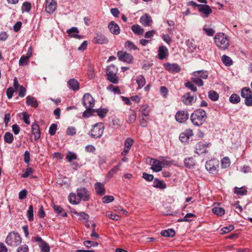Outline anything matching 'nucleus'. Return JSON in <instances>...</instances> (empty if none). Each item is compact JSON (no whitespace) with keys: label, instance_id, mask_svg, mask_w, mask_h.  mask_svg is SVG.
Masks as SVG:
<instances>
[{"label":"nucleus","instance_id":"8fccbe9b","mask_svg":"<svg viewBox=\"0 0 252 252\" xmlns=\"http://www.w3.org/2000/svg\"><path fill=\"white\" fill-rule=\"evenodd\" d=\"M15 90L18 91V95L20 97H23L25 96L26 89L23 86L19 87L18 88L16 89Z\"/></svg>","mask_w":252,"mask_h":252},{"label":"nucleus","instance_id":"3c124183","mask_svg":"<svg viewBox=\"0 0 252 252\" xmlns=\"http://www.w3.org/2000/svg\"><path fill=\"white\" fill-rule=\"evenodd\" d=\"M140 111L142 113V114L145 117H148L149 114V106L147 105H143Z\"/></svg>","mask_w":252,"mask_h":252},{"label":"nucleus","instance_id":"5fc2aeb1","mask_svg":"<svg viewBox=\"0 0 252 252\" xmlns=\"http://www.w3.org/2000/svg\"><path fill=\"white\" fill-rule=\"evenodd\" d=\"M184 163L186 167L191 168L193 166L194 163L192 158H186L184 160Z\"/></svg>","mask_w":252,"mask_h":252},{"label":"nucleus","instance_id":"393cba45","mask_svg":"<svg viewBox=\"0 0 252 252\" xmlns=\"http://www.w3.org/2000/svg\"><path fill=\"white\" fill-rule=\"evenodd\" d=\"M68 87L73 91L78 90L79 88V83L75 79H70L67 82Z\"/></svg>","mask_w":252,"mask_h":252},{"label":"nucleus","instance_id":"c85d7f7f","mask_svg":"<svg viewBox=\"0 0 252 252\" xmlns=\"http://www.w3.org/2000/svg\"><path fill=\"white\" fill-rule=\"evenodd\" d=\"M93 112L95 113L101 118H104L108 112V109L105 108H99L93 109Z\"/></svg>","mask_w":252,"mask_h":252},{"label":"nucleus","instance_id":"0eeeda50","mask_svg":"<svg viewBox=\"0 0 252 252\" xmlns=\"http://www.w3.org/2000/svg\"><path fill=\"white\" fill-rule=\"evenodd\" d=\"M182 101L186 105H192L197 100V96L194 93H185L182 97Z\"/></svg>","mask_w":252,"mask_h":252},{"label":"nucleus","instance_id":"473e14b6","mask_svg":"<svg viewBox=\"0 0 252 252\" xmlns=\"http://www.w3.org/2000/svg\"><path fill=\"white\" fill-rule=\"evenodd\" d=\"M53 207L56 213L60 215L61 216L65 217L67 216L66 213L60 206L54 205Z\"/></svg>","mask_w":252,"mask_h":252},{"label":"nucleus","instance_id":"c9c22d12","mask_svg":"<svg viewBox=\"0 0 252 252\" xmlns=\"http://www.w3.org/2000/svg\"><path fill=\"white\" fill-rule=\"evenodd\" d=\"M234 192L238 195H245L247 193V190L243 187L241 188L235 187Z\"/></svg>","mask_w":252,"mask_h":252},{"label":"nucleus","instance_id":"603ef678","mask_svg":"<svg viewBox=\"0 0 252 252\" xmlns=\"http://www.w3.org/2000/svg\"><path fill=\"white\" fill-rule=\"evenodd\" d=\"M77 158L76 155L71 152H68L66 156V159L69 162H71L72 160L76 159Z\"/></svg>","mask_w":252,"mask_h":252},{"label":"nucleus","instance_id":"09e8293b","mask_svg":"<svg viewBox=\"0 0 252 252\" xmlns=\"http://www.w3.org/2000/svg\"><path fill=\"white\" fill-rule=\"evenodd\" d=\"M191 80L192 82L199 87L202 86L204 84L202 79L198 76H194L193 77H192L191 78Z\"/></svg>","mask_w":252,"mask_h":252},{"label":"nucleus","instance_id":"1a4fd4ad","mask_svg":"<svg viewBox=\"0 0 252 252\" xmlns=\"http://www.w3.org/2000/svg\"><path fill=\"white\" fill-rule=\"evenodd\" d=\"M32 240L38 244V246L42 252H50V247L48 244L39 236H35L32 238Z\"/></svg>","mask_w":252,"mask_h":252},{"label":"nucleus","instance_id":"6e6552de","mask_svg":"<svg viewBox=\"0 0 252 252\" xmlns=\"http://www.w3.org/2000/svg\"><path fill=\"white\" fill-rule=\"evenodd\" d=\"M94 100L89 94H85L82 98V103L87 110H91L94 105Z\"/></svg>","mask_w":252,"mask_h":252},{"label":"nucleus","instance_id":"052dcab7","mask_svg":"<svg viewBox=\"0 0 252 252\" xmlns=\"http://www.w3.org/2000/svg\"><path fill=\"white\" fill-rule=\"evenodd\" d=\"M234 229V227L232 225H230L228 226L224 227L221 229V234H225L233 230Z\"/></svg>","mask_w":252,"mask_h":252},{"label":"nucleus","instance_id":"423d86ee","mask_svg":"<svg viewBox=\"0 0 252 252\" xmlns=\"http://www.w3.org/2000/svg\"><path fill=\"white\" fill-rule=\"evenodd\" d=\"M117 72L118 68L114 65L108 66L106 71L108 80L112 83L117 84L119 82Z\"/></svg>","mask_w":252,"mask_h":252},{"label":"nucleus","instance_id":"4468645a","mask_svg":"<svg viewBox=\"0 0 252 252\" xmlns=\"http://www.w3.org/2000/svg\"><path fill=\"white\" fill-rule=\"evenodd\" d=\"M189 114L187 111L180 110L178 111L175 115L176 120L180 123H182L186 122L189 118Z\"/></svg>","mask_w":252,"mask_h":252},{"label":"nucleus","instance_id":"dca6fc26","mask_svg":"<svg viewBox=\"0 0 252 252\" xmlns=\"http://www.w3.org/2000/svg\"><path fill=\"white\" fill-rule=\"evenodd\" d=\"M214 160H209L206 162L205 167L210 173L214 174L216 172L217 168L218 167L217 162L215 163Z\"/></svg>","mask_w":252,"mask_h":252},{"label":"nucleus","instance_id":"e433bc0d","mask_svg":"<svg viewBox=\"0 0 252 252\" xmlns=\"http://www.w3.org/2000/svg\"><path fill=\"white\" fill-rule=\"evenodd\" d=\"M241 94L242 97L246 98L252 95V92L250 88L245 87L241 90Z\"/></svg>","mask_w":252,"mask_h":252},{"label":"nucleus","instance_id":"4be33fe9","mask_svg":"<svg viewBox=\"0 0 252 252\" xmlns=\"http://www.w3.org/2000/svg\"><path fill=\"white\" fill-rule=\"evenodd\" d=\"M26 104L34 108H37L38 103L37 99L33 96L28 95L26 97Z\"/></svg>","mask_w":252,"mask_h":252},{"label":"nucleus","instance_id":"864d4df0","mask_svg":"<svg viewBox=\"0 0 252 252\" xmlns=\"http://www.w3.org/2000/svg\"><path fill=\"white\" fill-rule=\"evenodd\" d=\"M83 244L87 248L94 247L98 245L97 242L90 240L84 241Z\"/></svg>","mask_w":252,"mask_h":252},{"label":"nucleus","instance_id":"338daca9","mask_svg":"<svg viewBox=\"0 0 252 252\" xmlns=\"http://www.w3.org/2000/svg\"><path fill=\"white\" fill-rule=\"evenodd\" d=\"M156 32V31L154 30L148 31L145 33L144 36L147 39L151 38L155 34Z\"/></svg>","mask_w":252,"mask_h":252},{"label":"nucleus","instance_id":"aec40b11","mask_svg":"<svg viewBox=\"0 0 252 252\" xmlns=\"http://www.w3.org/2000/svg\"><path fill=\"white\" fill-rule=\"evenodd\" d=\"M168 55L167 48L164 46H160L158 50V57L160 60L166 58Z\"/></svg>","mask_w":252,"mask_h":252},{"label":"nucleus","instance_id":"ea45409f","mask_svg":"<svg viewBox=\"0 0 252 252\" xmlns=\"http://www.w3.org/2000/svg\"><path fill=\"white\" fill-rule=\"evenodd\" d=\"M208 97L212 101H215L219 99V94L214 91H210L208 92Z\"/></svg>","mask_w":252,"mask_h":252},{"label":"nucleus","instance_id":"bb28decb","mask_svg":"<svg viewBox=\"0 0 252 252\" xmlns=\"http://www.w3.org/2000/svg\"><path fill=\"white\" fill-rule=\"evenodd\" d=\"M153 187L160 189H164L166 188V185L163 181L155 178L153 182Z\"/></svg>","mask_w":252,"mask_h":252},{"label":"nucleus","instance_id":"bf43d9fd","mask_svg":"<svg viewBox=\"0 0 252 252\" xmlns=\"http://www.w3.org/2000/svg\"><path fill=\"white\" fill-rule=\"evenodd\" d=\"M57 125L55 124H52L50 127L49 130V133L51 135H54L57 131Z\"/></svg>","mask_w":252,"mask_h":252},{"label":"nucleus","instance_id":"37998d69","mask_svg":"<svg viewBox=\"0 0 252 252\" xmlns=\"http://www.w3.org/2000/svg\"><path fill=\"white\" fill-rule=\"evenodd\" d=\"M105 215L110 219L118 221L120 220V217L119 215L113 213L110 211H107Z\"/></svg>","mask_w":252,"mask_h":252},{"label":"nucleus","instance_id":"a878e982","mask_svg":"<svg viewBox=\"0 0 252 252\" xmlns=\"http://www.w3.org/2000/svg\"><path fill=\"white\" fill-rule=\"evenodd\" d=\"M67 32L71 37H74L79 39L82 38L81 36L78 34L79 32V30L76 27H72L70 29L67 30Z\"/></svg>","mask_w":252,"mask_h":252},{"label":"nucleus","instance_id":"13d9d810","mask_svg":"<svg viewBox=\"0 0 252 252\" xmlns=\"http://www.w3.org/2000/svg\"><path fill=\"white\" fill-rule=\"evenodd\" d=\"M76 133V129L73 126L68 127L66 129V134L69 136H73Z\"/></svg>","mask_w":252,"mask_h":252},{"label":"nucleus","instance_id":"79ce46f5","mask_svg":"<svg viewBox=\"0 0 252 252\" xmlns=\"http://www.w3.org/2000/svg\"><path fill=\"white\" fill-rule=\"evenodd\" d=\"M13 134L9 132H6L4 135V139L5 142L7 143H11L13 141Z\"/></svg>","mask_w":252,"mask_h":252},{"label":"nucleus","instance_id":"f257e3e1","mask_svg":"<svg viewBox=\"0 0 252 252\" xmlns=\"http://www.w3.org/2000/svg\"><path fill=\"white\" fill-rule=\"evenodd\" d=\"M90 199V194L87 189L81 187L76 189V193L71 192L68 196L69 202L74 205L78 204L81 200L87 201Z\"/></svg>","mask_w":252,"mask_h":252},{"label":"nucleus","instance_id":"e2e57ef3","mask_svg":"<svg viewBox=\"0 0 252 252\" xmlns=\"http://www.w3.org/2000/svg\"><path fill=\"white\" fill-rule=\"evenodd\" d=\"M142 177L147 181L151 182L154 180V176L152 174H149L147 173H143Z\"/></svg>","mask_w":252,"mask_h":252},{"label":"nucleus","instance_id":"5701e85b","mask_svg":"<svg viewBox=\"0 0 252 252\" xmlns=\"http://www.w3.org/2000/svg\"><path fill=\"white\" fill-rule=\"evenodd\" d=\"M153 161L151 169L154 172H158L162 170V167L159 160L151 159Z\"/></svg>","mask_w":252,"mask_h":252},{"label":"nucleus","instance_id":"9d476101","mask_svg":"<svg viewBox=\"0 0 252 252\" xmlns=\"http://www.w3.org/2000/svg\"><path fill=\"white\" fill-rule=\"evenodd\" d=\"M191 3L192 5L197 6L198 8L199 11L203 13L206 17H208L212 12L211 8L208 5L198 4L193 1H191Z\"/></svg>","mask_w":252,"mask_h":252},{"label":"nucleus","instance_id":"2eb2a0df","mask_svg":"<svg viewBox=\"0 0 252 252\" xmlns=\"http://www.w3.org/2000/svg\"><path fill=\"white\" fill-rule=\"evenodd\" d=\"M211 146L210 143H207L206 142L203 143L199 142L196 145V153L198 154H204L207 152V148Z\"/></svg>","mask_w":252,"mask_h":252},{"label":"nucleus","instance_id":"de8ad7c7","mask_svg":"<svg viewBox=\"0 0 252 252\" xmlns=\"http://www.w3.org/2000/svg\"><path fill=\"white\" fill-rule=\"evenodd\" d=\"M125 45V47L129 50H136L138 49L135 45L130 41H126Z\"/></svg>","mask_w":252,"mask_h":252},{"label":"nucleus","instance_id":"0e129e2a","mask_svg":"<svg viewBox=\"0 0 252 252\" xmlns=\"http://www.w3.org/2000/svg\"><path fill=\"white\" fill-rule=\"evenodd\" d=\"M134 141L130 138H127L125 141V147L126 148L130 149V147L133 145Z\"/></svg>","mask_w":252,"mask_h":252},{"label":"nucleus","instance_id":"c03bdc74","mask_svg":"<svg viewBox=\"0 0 252 252\" xmlns=\"http://www.w3.org/2000/svg\"><path fill=\"white\" fill-rule=\"evenodd\" d=\"M28 219L30 221L33 220V208L32 205H30L27 212Z\"/></svg>","mask_w":252,"mask_h":252},{"label":"nucleus","instance_id":"a211bd4d","mask_svg":"<svg viewBox=\"0 0 252 252\" xmlns=\"http://www.w3.org/2000/svg\"><path fill=\"white\" fill-rule=\"evenodd\" d=\"M193 135V132L191 129H187L184 132L180 134L179 136V139L182 142H187L189 139Z\"/></svg>","mask_w":252,"mask_h":252},{"label":"nucleus","instance_id":"f704fd0d","mask_svg":"<svg viewBox=\"0 0 252 252\" xmlns=\"http://www.w3.org/2000/svg\"><path fill=\"white\" fill-rule=\"evenodd\" d=\"M136 81L138 86V89H141L145 85V79L142 75L138 76L136 77Z\"/></svg>","mask_w":252,"mask_h":252},{"label":"nucleus","instance_id":"2f4dec72","mask_svg":"<svg viewBox=\"0 0 252 252\" xmlns=\"http://www.w3.org/2000/svg\"><path fill=\"white\" fill-rule=\"evenodd\" d=\"M132 31L136 34L142 35L144 32L143 28L138 25H134L131 27Z\"/></svg>","mask_w":252,"mask_h":252},{"label":"nucleus","instance_id":"4c0bfd02","mask_svg":"<svg viewBox=\"0 0 252 252\" xmlns=\"http://www.w3.org/2000/svg\"><path fill=\"white\" fill-rule=\"evenodd\" d=\"M213 213L218 216H222L225 214V210L221 207H215L212 209Z\"/></svg>","mask_w":252,"mask_h":252},{"label":"nucleus","instance_id":"7ed1b4c3","mask_svg":"<svg viewBox=\"0 0 252 252\" xmlns=\"http://www.w3.org/2000/svg\"><path fill=\"white\" fill-rule=\"evenodd\" d=\"M207 118V114L205 111L199 109L196 110L190 116L192 123L196 126L202 125Z\"/></svg>","mask_w":252,"mask_h":252},{"label":"nucleus","instance_id":"c756f323","mask_svg":"<svg viewBox=\"0 0 252 252\" xmlns=\"http://www.w3.org/2000/svg\"><path fill=\"white\" fill-rule=\"evenodd\" d=\"M136 119V113L134 110H131L128 113L126 121L128 124H132L135 122Z\"/></svg>","mask_w":252,"mask_h":252},{"label":"nucleus","instance_id":"69168bd1","mask_svg":"<svg viewBox=\"0 0 252 252\" xmlns=\"http://www.w3.org/2000/svg\"><path fill=\"white\" fill-rule=\"evenodd\" d=\"M186 87L193 91L194 93L197 91L196 87L190 82H188L185 84Z\"/></svg>","mask_w":252,"mask_h":252},{"label":"nucleus","instance_id":"9b49d317","mask_svg":"<svg viewBox=\"0 0 252 252\" xmlns=\"http://www.w3.org/2000/svg\"><path fill=\"white\" fill-rule=\"evenodd\" d=\"M163 66L166 70L171 73H179L181 70V68L176 63H166L163 64Z\"/></svg>","mask_w":252,"mask_h":252},{"label":"nucleus","instance_id":"20e7f679","mask_svg":"<svg viewBox=\"0 0 252 252\" xmlns=\"http://www.w3.org/2000/svg\"><path fill=\"white\" fill-rule=\"evenodd\" d=\"M22 242V238L19 233L11 232L5 239V243L11 247H16Z\"/></svg>","mask_w":252,"mask_h":252},{"label":"nucleus","instance_id":"cd10ccee","mask_svg":"<svg viewBox=\"0 0 252 252\" xmlns=\"http://www.w3.org/2000/svg\"><path fill=\"white\" fill-rule=\"evenodd\" d=\"M95 191L99 195H102L105 193V189L103 184L100 182H97L94 185Z\"/></svg>","mask_w":252,"mask_h":252},{"label":"nucleus","instance_id":"a18cd8bd","mask_svg":"<svg viewBox=\"0 0 252 252\" xmlns=\"http://www.w3.org/2000/svg\"><path fill=\"white\" fill-rule=\"evenodd\" d=\"M230 160L228 157L223 158L221 161V165L222 168H226L230 166Z\"/></svg>","mask_w":252,"mask_h":252},{"label":"nucleus","instance_id":"680f3d73","mask_svg":"<svg viewBox=\"0 0 252 252\" xmlns=\"http://www.w3.org/2000/svg\"><path fill=\"white\" fill-rule=\"evenodd\" d=\"M186 43L189 52H193L195 50L196 46L191 41L188 40Z\"/></svg>","mask_w":252,"mask_h":252},{"label":"nucleus","instance_id":"774afa93","mask_svg":"<svg viewBox=\"0 0 252 252\" xmlns=\"http://www.w3.org/2000/svg\"><path fill=\"white\" fill-rule=\"evenodd\" d=\"M148 122H149V118L148 117H146V118L142 117L140 119V125L142 127L147 126Z\"/></svg>","mask_w":252,"mask_h":252},{"label":"nucleus","instance_id":"6ab92c4d","mask_svg":"<svg viewBox=\"0 0 252 252\" xmlns=\"http://www.w3.org/2000/svg\"><path fill=\"white\" fill-rule=\"evenodd\" d=\"M140 22L144 26L148 27L151 25L152 20L149 15L146 14L141 17Z\"/></svg>","mask_w":252,"mask_h":252},{"label":"nucleus","instance_id":"39448f33","mask_svg":"<svg viewBox=\"0 0 252 252\" xmlns=\"http://www.w3.org/2000/svg\"><path fill=\"white\" fill-rule=\"evenodd\" d=\"M104 126L102 123L95 124L90 131L89 134L94 138L100 137L103 133Z\"/></svg>","mask_w":252,"mask_h":252},{"label":"nucleus","instance_id":"58836bf2","mask_svg":"<svg viewBox=\"0 0 252 252\" xmlns=\"http://www.w3.org/2000/svg\"><path fill=\"white\" fill-rule=\"evenodd\" d=\"M221 61L222 63L226 66H229L233 63L232 59L228 56L224 55L221 57Z\"/></svg>","mask_w":252,"mask_h":252},{"label":"nucleus","instance_id":"7c9ffc66","mask_svg":"<svg viewBox=\"0 0 252 252\" xmlns=\"http://www.w3.org/2000/svg\"><path fill=\"white\" fill-rule=\"evenodd\" d=\"M160 234L166 237H173L175 235V232L173 229H168L161 231Z\"/></svg>","mask_w":252,"mask_h":252},{"label":"nucleus","instance_id":"a19ab883","mask_svg":"<svg viewBox=\"0 0 252 252\" xmlns=\"http://www.w3.org/2000/svg\"><path fill=\"white\" fill-rule=\"evenodd\" d=\"M240 96L236 94H233L229 97L230 102L233 104L238 103L240 101Z\"/></svg>","mask_w":252,"mask_h":252},{"label":"nucleus","instance_id":"f3484780","mask_svg":"<svg viewBox=\"0 0 252 252\" xmlns=\"http://www.w3.org/2000/svg\"><path fill=\"white\" fill-rule=\"evenodd\" d=\"M110 32L115 35H118L120 32V28L118 25L114 21H111L108 25Z\"/></svg>","mask_w":252,"mask_h":252},{"label":"nucleus","instance_id":"f03ea898","mask_svg":"<svg viewBox=\"0 0 252 252\" xmlns=\"http://www.w3.org/2000/svg\"><path fill=\"white\" fill-rule=\"evenodd\" d=\"M216 46L221 50L227 49L229 46V37L223 32L217 33L214 37Z\"/></svg>","mask_w":252,"mask_h":252},{"label":"nucleus","instance_id":"b1692460","mask_svg":"<svg viewBox=\"0 0 252 252\" xmlns=\"http://www.w3.org/2000/svg\"><path fill=\"white\" fill-rule=\"evenodd\" d=\"M32 134L34 135V140H38L40 137V131L39 126L36 123H33L32 126Z\"/></svg>","mask_w":252,"mask_h":252},{"label":"nucleus","instance_id":"412c9836","mask_svg":"<svg viewBox=\"0 0 252 252\" xmlns=\"http://www.w3.org/2000/svg\"><path fill=\"white\" fill-rule=\"evenodd\" d=\"M94 40V42L97 44H103L108 42V38L104 35L100 33L96 34Z\"/></svg>","mask_w":252,"mask_h":252},{"label":"nucleus","instance_id":"6e6d98bb","mask_svg":"<svg viewBox=\"0 0 252 252\" xmlns=\"http://www.w3.org/2000/svg\"><path fill=\"white\" fill-rule=\"evenodd\" d=\"M102 202L104 203H109L114 201V197L111 195L104 196L102 198Z\"/></svg>","mask_w":252,"mask_h":252},{"label":"nucleus","instance_id":"4d7b16f0","mask_svg":"<svg viewBox=\"0 0 252 252\" xmlns=\"http://www.w3.org/2000/svg\"><path fill=\"white\" fill-rule=\"evenodd\" d=\"M29 251L28 246L26 244H24L17 248L16 252H29Z\"/></svg>","mask_w":252,"mask_h":252},{"label":"nucleus","instance_id":"f8f14e48","mask_svg":"<svg viewBox=\"0 0 252 252\" xmlns=\"http://www.w3.org/2000/svg\"><path fill=\"white\" fill-rule=\"evenodd\" d=\"M117 55L119 59L122 62H125L128 63L132 62L133 57L132 55L129 53L120 51L118 52Z\"/></svg>","mask_w":252,"mask_h":252},{"label":"nucleus","instance_id":"49530a36","mask_svg":"<svg viewBox=\"0 0 252 252\" xmlns=\"http://www.w3.org/2000/svg\"><path fill=\"white\" fill-rule=\"evenodd\" d=\"M31 57L30 56H22L19 60V65L20 66H24L28 63V61Z\"/></svg>","mask_w":252,"mask_h":252},{"label":"nucleus","instance_id":"ddd939ff","mask_svg":"<svg viewBox=\"0 0 252 252\" xmlns=\"http://www.w3.org/2000/svg\"><path fill=\"white\" fill-rule=\"evenodd\" d=\"M57 8V2L55 0H46L45 11L49 14L53 13Z\"/></svg>","mask_w":252,"mask_h":252},{"label":"nucleus","instance_id":"72a5a7b5","mask_svg":"<svg viewBox=\"0 0 252 252\" xmlns=\"http://www.w3.org/2000/svg\"><path fill=\"white\" fill-rule=\"evenodd\" d=\"M193 74L194 76H198L199 78L204 79H207L208 76V72L204 70L194 71Z\"/></svg>","mask_w":252,"mask_h":252}]
</instances>
